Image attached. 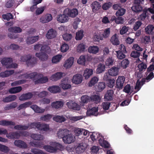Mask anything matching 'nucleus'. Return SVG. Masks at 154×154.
<instances>
[{
  "label": "nucleus",
  "instance_id": "f257e3e1",
  "mask_svg": "<svg viewBox=\"0 0 154 154\" xmlns=\"http://www.w3.org/2000/svg\"><path fill=\"white\" fill-rule=\"evenodd\" d=\"M50 144L53 146L50 145H45L43 146V148L47 151L51 153L56 152L58 149V147L61 148L62 146L60 144L55 142H52Z\"/></svg>",
  "mask_w": 154,
  "mask_h": 154
},
{
  "label": "nucleus",
  "instance_id": "2eb2a0df",
  "mask_svg": "<svg viewBox=\"0 0 154 154\" xmlns=\"http://www.w3.org/2000/svg\"><path fill=\"white\" fill-rule=\"evenodd\" d=\"M66 143L70 144L74 142V138L72 135L69 133L63 139Z\"/></svg>",
  "mask_w": 154,
  "mask_h": 154
},
{
  "label": "nucleus",
  "instance_id": "4d7b16f0",
  "mask_svg": "<svg viewBox=\"0 0 154 154\" xmlns=\"http://www.w3.org/2000/svg\"><path fill=\"white\" fill-rule=\"evenodd\" d=\"M140 52L134 51L131 52V56L132 57H133L134 58H138V60H140L139 57L140 56Z\"/></svg>",
  "mask_w": 154,
  "mask_h": 154
},
{
  "label": "nucleus",
  "instance_id": "338daca9",
  "mask_svg": "<svg viewBox=\"0 0 154 154\" xmlns=\"http://www.w3.org/2000/svg\"><path fill=\"white\" fill-rule=\"evenodd\" d=\"M117 53V58L119 59H122L124 58L125 57V55L124 53L120 51H116Z\"/></svg>",
  "mask_w": 154,
  "mask_h": 154
},
{
  "label": "nucleus",
  "instance_id": "f704fd0d",
  "mask_svg": "<svg viewBox=\"0 0 154 154\" xmlns=\"http://www.w3.org/2000/svg\"><path fill=\"white\" fill-rule=\"evenodd\" d=\"M89 57L88 55H82L77 60V63L80 64L85 65V64L86 58Z\"/></svg>",
  "mask_w": 154,
  "mask_h": 154
},
{
  "label": "nucleus",
  "instance_id": "774afa93",
  "mask_svg": "<svg viewBox=\"0 0 154 154\" xmlns=\"http://www.w3.org/2000/svg\"><path fill=\"white\" fill-rule=\"evenodd\" d=\"M31 152L34 154H47L43 152L42 150L36 148L32 149Z\"/></svg>",
  "mask_w": 154,
  "mask_h": 154
},
{
  "label": "nucleus",
  "instance_id": "4c0bfd02",
  "mask_svg": "<svg viewBox=\"0 0 154 154\" xmlns=\"http://www.w3.org/2000/svg\"><path fill=\"white\" fill-rule=\"evenodd\" d=\"M29 75L30 79L36 80L42 76V74L40 73H38L36 72H35L30 73Z\"/></svg>",
  "mask_w": 154,
  "mask_h": 154
},
{
  "label": "nucleus",
  "instance_id": "c9c22d12",
  "mask_svg": "<svg viewBox=\"0 0 154 154\" xmlns=\"http://www.w3.org/2000/svg\"><path fill=\"white\" fill-rule=\"evenodd\" d=\"M14 73V70H6L0 73V76L2 77H8Z\"/></svg>",
  "mask_w": 154,
  "mask_h": 154
},
{
  "label": "nucleus",
  "instance_id": "412c9836",
  "mask_svg": "<svg viewBox=\"0 0 154 154\" xmlns=\"http://www.w3.org/2000/svg\"><path fill=\"white\" fill-rule=\"evenodd\" d=\"M48 90L51 93L54 94L59 93L61 91L60 87L58 85H53L49 87Z\"/></svg>",
  "mask_w": 154,
  "mask_h": 154
},
{
  "label": "nucleus",
  "instance_id": "5701e85b",
  "mask_svg": "<svg viewBox=\"0 0 154 154\" xmlns=\"http://www.w3.org/2000/svg\"><path fill=\"white\" fill-rule=\"evenodd\" d=\"M85 144L83 143H81L79 144L76 148V152L77 153H80L84 152L86 148Z\"/></svg>",
  "mask_w": 154,
  "mask_h": 154
},
{
  "label": "nucleus",
  "instance_id": "6e6d98bb",
  "mask_svg": "<svg viewBox=\"0 0 154 154\" xmlns=\"http://www.w3.org/2000/svg\"><path fill=\"white\" fill-rule=\"evenodd\" d=\"M91 97L87 95L82 96L81 97L82 102L84 103H87L91 101Z\"/></svg>",
  "mask_w": 154,
  "mask_h": 154
},
{
  "label": "nucleus",
  "instance_id": "a19ab883",
  "mask_svg": "<svg viewBox=\"0 0 154 154\" xmlns=\"http://www.w3.org/2000/svg\"><path fill=\"white\" fill-rule=\"evenodd\" d=\"M53 120L57 122L61 123L66 120L65 118L63 116H56L53 118Z\"/></svg>",
  "mask_w": 154,
  "mask_h": 154
},
{
  "label": "nucleus",
  "instance_id": "680f3d73",
  "mask_svg": "<svg viewBox=\"0 0 154 154\" xmlns=\"http://www.w3.org/2000/svg\"><path fill=\"white\" fill-rule=\"evenodd\" d=\"M63 39L66 41H69L70 40L72 37L71 34L66 33L63 34Z\"/></svg>",
  "mask_w": 154,
  "mask_h": 154
},
{
  "label": "nucleus",
  "instance_id": "a211bd4d",
  "mask_svg": "<svg viewBox=\"0 0 154 154\" xmlns=\"http://www.w3.org/2000/svg\"><path fill=\"white\" fill-rule=\"evenodd\" d=\"M20 135V133L15 132H12L7 134L6 136L8 139H14L19 138Z\"/></svg>",
  "mask_w": 154,
  "mask_h": 154
},
{
  "label": "nucleus",
  "instance_id": "ea45409f",
  "mask_svg": "<svg viewBox=\"0 0 154 154\" xmlns=\"http://www.w3.org/2000/svg\"><path fill=\"white\" fill-rule=\"evenodd\" d=\"M105 69V66L104 65L100 63L97 66L96 69V72L98 74L104 72Z\"/></svg>",
  "mask_w": 154,
  "mask_h": 154
},
{
  "label": "nucleus",
  "instance_id": "393cba45",
  "mask_svg": "<svg viewBox=\"0 0 154 154\" xmlns=\"http://www.w3.org/2000/svg\"><path fill=\"white\" fill-rule=\"evenodd\" d=\"M42 76L35 81V84L45 83L48 82V79L47 76L42 77Z\"/></svg>",
  "mask_w": 154,
  "mask_h": 154
},
{
  "label": "nucleus",
  "instance_id": "3c124183",
  "mask_svg": "<svg viewBox=\"0 0 154 154\" xmlns=\"http://www.w3.org/2000/svg\"><path fill=\"white\" fill-rule=\"evenodd\" d=\"M31 137L34 140H42L44 138L43 135L37 134H32Z\"/></svg>",
  "mask_w": 154,
  "mask_h": 154
},
{
  "label": "nucleus",
  "instance_id": "72a5a7b5",
  "mask_svg": "<svg viewBox=\"0 0 154 154\" xmlns=\"http://www.w3.org/2000/svg\"><path fill=\"white\" fill-rule=\"evenodd\" d=\"M22 90V87L19 86L11 88L9 89V92L11 94H15L20 92Z\"/></svg>",
  "mask_w": 154,
  "mask_h": 154
},
{
  "label": "nucleus",
  "instance_id": "473e14b6",
  "mask_svg": "<svg viewBox=\"0 0 154 154\" xmlns=\"http://www.w3.org/2000/svg\"><path fill=\"white\" fill-rule=\"evenodd\" d=\"M110 41L112 44L115 45H118L120 43L116 34H115L111 37Z\"/></svg>",
  "mask_w": 154,
  "mask_h": 154
},
{
  "label": "nucleus",
  "instance_id": "ddd939ff",
  "mask_svg": "<svg viewBox=\"0 0 154 154\" xmlns=\"http://www.w3.org/2000/svg\"><path fill=\"white\" fill-rule=\"evenodd\" d=\"M14 144L15 146L20 148L26 149L27 147V144L22 140H15L14 142Z\"/></svg>",
  "mask_w": 154,
  "mask_h": 154
},
{
  "label": "nucleus",
  "instance_id": "8fccbe9b",
  "mask_svg": "<svg viewBox=\"0 0 154 154\" xmlns=\"http://www.w3.org/2000/svg\"><path fill=\"white\" fill-rule=\"evenodd\" d=\"M126 11L125 9L121 7L116 11V15L117 17L122 16L125 14Z\"/></svg>",
  "mask_w": 154,
  "mask_h": 154
},
{
  "label": "nucleus",
  "instance_id": "20e7f679",
  "mask_svg": "<svg viewBox=\"0 0 154 154\" xmlns=\"http://www.w3.org/2000/svg\"><path fill=\"white\" fill-rule=\"evenodd\" d=\"M69 82L67 78H64L61 80L60 86L63 90H67L71 88V85L69 83Z\"/></svg>",
  "mask_w": 154,
  "mask_h": 154
},
{
  "label": "nucleus",
  "instance_id": "bf43d9fd",
  "mask_svg": "<svg viewBox=\"0 0 154 154\" xmlns=\"http://www.w3.org/2000/svg\"><path fill=\"white\" fill-rule=\"evenodd\" d=\"M62 55H57L53 57L52 61L53 63H56L59 62L60 60Z\"/></svg>",
  "mask_w": 154,
  "mask_h": 154
},
{
  "label": "nucleus",
  "instance_id": "6ab92c4d",
  "mask_svg": "<svg viewBox=\"0 0 154 154\" xmlns=\"http://www.w3.org/2000/svg\"><path fill=\"white\" fill-rule=\"evenodd\" d=\"M98 107H94L91 109H88L86 112V114L87 116H91V115L96 116L98 112Z\"/></svg>",
  "mask_w": 154,
  "mask_h": 154
},
{
  "label": "nucleus",
  "instance_id": "de8ad7c7",
  "mask_svg": "<svg viewBox=\"0 0 154 154\" xmlns=\"http://www.w3.org/2000/svg\"><path fill=\"white\" fill-rule=\"evenodd\" d=\"M91 100L96 103H99L101 100L100 97L98 95H93L91 97Z\"/></svg>",
  "mask_w": 154,
  "mask_h": 154
},
{
  "label": "nucleus",
  "instance_id": "9b49d317",
  "mask_svg": "<svg viewBox=\"0 0 154 154\" xmlns=\"http://www.w3.org/2000/svg\"><path fill=\"white\" fill-rule=\"evenodd\" d=\"M57 35L56 31L51 28L48 31L46 35V37L48 39H51L55 38Z\"/></svg>",
  "mask_w": 154,
  "mask_h": 154
},
{
  "label": "nucleus",
  "instance_id": "9d476101",
  "mask_svg": "<svg viewBox=\"0 0 154 154\" xmlns=\"http://www.w3.org/2000/svg\"><path fill=\"white\" fill-rule=\"evenodd\" d=\"M52 19V17L51 14H48L41 17L40 19V21L43 23H45L50 21Z\"/></svg>",
  "mask_w": 154,
  "mask_h": 154
},
{
  "label": "nucleus",
  "instance_id": "4be33fe9",
  "mask_svg": "<svg viewBox=\"0 0 154 154\" xmlns=\"http://www.w3.org/2000/svg\"><path fill=\"white\" fill-rule=\"evenodd\" d=\"M74 58L73 57H70L66 60L63 65V66L66 69L69 68L71 67L74 63Z\"/></svg>",
  "mask_w": 154,
  "mask_h": 154
},
{
  "label": "nucleus",
  "instance_id": "37998d69",
  "mask_svg": "<svg viewBox=\"0 0 154 154\" xmlns=\"http://www.w3.org/2000/svg\"><path fill=\"white\" fill-rule=\"evenodd\" d=\"M31 56L29 54L24 55L21 57V61L23 62H26V63L28 65H29L30 63H29V59H31Z\"/></svg>",
  "mask_w": 154,
  "mask_h": 154
},
{
  "label": "nucleus",
  "instance_id": "c85d7f7f",
  "mask_svg": "<svg viewBox=\"0 0 154 154\" xmlns=\"http://www.w3.org/2000/svg\"><path fill=\"white\" fill-rule=\"evenodd\" d=\"M93 73V70L92 69H86L85 70L83 74V76L86 79H88Z\"/></svg>",
  "mask_w": 154,
  "mask_h": 154
},
{
  "label": "nucleus",
  "instance_id": "f03ea898",
  "mask_svg": "<svg viewBox=\"0 0 154 154\" xmlns=\"http://www.w3.org/2000/svg\"><path fill=\"white\" fill-rule=\"evenodd\" d=\"M30 127L31 128H37L41 131H47L49 130V126L46 124H41L39 122L31 123Z\"/></svg>",
  "mask_w": 154,
  "mask_h": 154
},
{
  "label": "nucleus",
  "instance_id": "7c9ffc66",
  "mask_svg": "<svg viewBox=\"0 0 154 154\" xmlns=\"http://www.w3.org/2000/svg\"><path fill=\"white\" fill-rule=\"evenodd\" d=\"M15 125V123L11 121H9L6 120H3L0 121V125L2 126H14Z\"/></svg>",
  "mask_w": 154,
  "mask_h": 154
},
{
  "label": "nucleus",
  "instance_id": "a878e982",
  "mask_svg": "<svg viewBox=\"0 0 154 154\" xmlns=\"http://www.w3.org/2000/svg\"><path fill=\"white\" fill-rule=\"evenodd\" d=\"M99 48L97 46H90L88 49V52L91 54H95L99 52Z\"/></svg>",
  "mask_w": 154,
  "mask_h": 154
},
{
  "label": "nucleus",
  "instance_id": "052dcab7",
  "mask_svg": "<svg viewBox=\"0 0 154 154\" xmlns=\"http://www.w3.org/2000/svg\"><path fill=\"white\" fill-rule=\"evenodd\" d=\"M129 63V60L128 59L123 60L121 62V65L123 69L126 68Z\"/></svg>",
  "mask_w": 154,
  "mask_h": 154
},
{
  "label": "nucleus",
  "instance_id": "bb28decb",
  "mask_svg": "<svg viewBox=\"0 0 154 154\" xmlns=\"http://www.w3.org/2000/svg\"><path fill=\"white\" fill-rule=\"evenodd\" d=\"M13 61L12 58H11L5 57L3 58L1 60V63L3 65L9 66Z\"/></svg>",
  "mask_w": 154,
  "mask_h": 154
},
{
  "label": "nucleus",
  "instance_id": "4468645a",
  "mask_svg": "<svg viewBox=\"0 0 154 154\" xmlns=\"http://www.w3.org/2000/svg\"><path fill=\"white\" fill-rule=\"evenodd\" d=\"M63 13L62 14L58 15L57 17V21L61 23H64L68 21V16Z\"/></svg>",
  "mask_w": 154,
  "mask_h": 154
},
{
  "label": "nucleus",
  "instance_id": "69168bd1",
  "mask_svg": "<svg viewBox=\"0 0 154 154\" xmlns=\"http://www.w3.org/2000/svg\"><path fill=\"white\" fill-rule=\"evenodd\" d=\"M15 2L14 0H9L6 3L5 6L7 8H11L15 4Z\"/></svg>",
  "mask_w": 154,
  "mask_h": 154
},
{
  "label": "nucleus",
  "instance_id": "39448f33",
  "mask_svg": "<svg viewBox=\"0 0 154 154\" xmlns=\"http://www.w3.org/2000/svg\"><path fill=\"white\" fill-rule=\"evenodd\" d=\"M83 80L82 75L79 74L75 75L72 79V82L75 84L78 85L80 84Z\"/></svg>",
  "mask_w": 154,
  "mask_h": 154
},
{
  "label": "nucleus",
  "instance_id": "f3484780",
  "mask_svg": "<svg viewBox=\"0 0 154 154\" xmlns=\"http://www.w3.org/2000/svg\"><path fill=\"white\" fill-rule=\"evenodd\" d=\"M114 92L112 90H108L104 96V98L107 101H111L113 99Z\"/></svg>",
  "mask_w": 154,
  "mask_h": 154
},
{
  "label": "nucleus",
  "instance_id": "1a4fd4ad",
  "mask_svg": "<svg viewBox=\"0 0 154 154\" xmlns=\"http://www.w3.org/2000/svg\"><path fill=\"white\" fill-rule=\"evenodd\" d=\"M65 75V73L61 72H58L52 75L50 79L53 81H56L61 79Z\"/></svg>",
  "mask_w": 154,
  "mask_h": 154
},
{
  "label": "nucleus",
  "instance_id": "58836bf2",
  "mask_svg": "<svg viewBox=\"0 0 154 154\" xmlns=\"http://www.w3.org/2000/svg\"><path fill=\"white\" fill-rule=\"evenodd\" d=\"M29 144L31 146L39 148L43 146L42 143L38 141H31L29 142Z\"/></svg>",
  "mask_w": 154,
  "mask_h": 154
},
{
  "label": "nucleus",
  "instance_id": "5fc2aeb1",
  "mask_svg": "<svg viewBox=\"0 0 154 154\" xmlns=\"http://www.w3.org/2000/svg\"><path fill=\"white\" fill-rule=\"evenodd\" d=\"M69 49L68 45L65 43L62 44L60 47V50L61 52L64 53L66 52Z\"/></svg>",
  "mask_w": 154,
  "mask_h": 154
},
{
  "label": "nucleus",
  "instance_id": "0eeeda50",
  "mask_svg": "<svg viewBox=\"0 0 154 154\" xmlns=\"http://www.w3.org/2000/svg\"><path fill=\"white\" fill-rule=\"evenodd\" d=\"M66 105L69 109L75 110H79L80 107L75 102L70 100L66 103Z\"/></svg>",
  "mask_w": 154,
  "mask_h": 154
},
{
  "label": "nucleus",
  "instance_id": "09e8293b",
  "mask_svg": "<svg viewBox=\"0 0 154 154\" xmlns=\"http://www.w3.org/2000/svg\"><path fill=\"white\" fill-rule=\"evenodd\" d=\"M86 45L84 43H80L77 47V51L79 53H81L85 51Z\"/></svg>",
  "mask_w": 154,
  "mask_h": 154
},
{
  "label": "nucleus",
  "instance_id": "e2e57ef3",
  "mask_svg": "<svg viewBox=\"0 0 154 154\" xmlns=\"http://www.w3.org/2000/svg\"><path fill=\"white\" fill-rule=\"evenodd\" d=\"M154 29V26L152 25H149L145 28L146 33L149 34L151 33Z\"/></svg>",
  "mask_w": 154,
  "mask_h": 154
},
{
  "label": "nucleus",
  "instance_id": "f8f14e48",
  "mask_svg": "<svg viewBox=\"0 0 154 154\" xmlns=\"http://www.w3.org/2000/svg\"><path fill=\"white\" fill-rule=\"evenodd\" d=\"M33 96L32 92H29L22 94L19 98V99L21 101H24L30 99Z\"/></svg>",
  "mask_w": 154,
  "mask_h": 154
},
{
  "label": "nucleus",
  "instance_id": "c756f323",
  "mask_svg": "<svg viewBox=\"0 0 154 154\" xmlns=\"http://www.w3.org/2000/svg\"><path fill=\"white\" fill-rule=\"evenodd\" d=\"M38 38V36L29 37L27 39L26 43L28 45L32 44L37 41Z\"/></svg>",
  "mask_w": 154,
  "mask_h": 154
},
{
  "label": "nucleus",
  "instance_id": "e433bc0d",
  "mask_svg": "<svg viewBox=\"0 0 154 154\" xmlns=\"http://www.w3.org/2000/svg\"><path fill=\"white\" fill-rule=\"evenodd\" d=\"M91 5L93 11L94 12L99 10L101 7L100 4L97 1L93 2L92 3Z\"/></svg>",
  "mask_w": 154,
  "mask_h": 154
},
{
  "label": "nucleus",
  "instance_id": "b1692460",
  "mask_svg": "<svg viewBox=\"0 0 154 154\" xmlns=\"http://www.w3.org/2000/svg\"><path fill=\"white\" fill-rule=\"evenodd\" d=\"M17 96L14 95H10L3 98L2 101L5 103H8L15 100Z\"/></svg>",
  "mask_w": 154,
  "mask_h": 154
},
{
  "label": "nucleus",
  "instance_id": "aec40b11",
  "mask_svg": "<svg viewBox=\"0 0 154 154\" xmlns=\"http://www.w3.org/2000/svg\"><path fill=\"white\" fill-rule=\"evenodd\" d=\"M35 56L38 57L42 61L46 60L48 57V55L46 54V53L45 52L36 53Z\"/></svg>",
  "mask_w": 154,
  "mask_h": 154
},
{
  "label": "nucleus",
  "instance_id": "cd10ccee",
  "mask_svg": "<svg viewBox=\"0 0 154 154\" xmlns=\"http://www.w3.org/2000/svg\"><path fill=\"white\" fill-rule=\"evenodd\" d=\"M119 69L116 67H113L109 69L108 73L111 76H116L118 75Z\"/></svg>",
  "mask_w": 154,
  "mask_h": 154
},
{
  "label": "nucleus",
  "instance_id": "864d4df0",
  "mask_svg": "<svg viewBox=\"0 0 154 154\" xmlns=\"http://www.w3.org/2000/svg\"><path fill=\"white\" fill-rule=\"evenodd\" d=\"M52 115L50 114H47L46 115H44L40 118L41 120L45 121L47 122L49 121L52 118Z\"/></svg>",
  "mask_w": 154,
  "mask_h": 154
},
{
  "label": "nucleus",
  "instance_id": "c03bdc74",
  "mask_svg": "<svg viewBox=\"0 0 154 154\" xmlns=\"http://www.w3.org/2000/svg\"><path fill=\"white\" fill-rule=\"evenodd\" d=\"M84 31L82 30H80L78 31L76 34L75 39L76 40H81L83 36Z\"/></svg>",
  "mask_w": 154,
  "mask_h": 154
},
{
  "label": "nucleus",
  "instance_id": "423d86ee",
  "mask_svg": "<svg viewBox=\"0 0 154 154\" xmlns=\"http://www.w3.org/2000/svg\"><path fill=\"white\" fill-rule=\"evenodd\" d=\"M70 132V131L67 129H60L57 132V135L59 138L63 139Z\"/></svg>",
  "mask_w": 154,
  "mask_h": 154
},
{
  "label": "nucleus",
  "instance_id": "49530a36",
  "mask_svg": "<svg viewBox=\"0 0 154 154\" xmlns=\"http://www.w3.org/2000/svg\"><path fill=\"white\" fill-rule=\"evenodd\" d=\"M29 126L26 125H15L14 129L15 130H25L28 129Z\"/></svg>",
  "mask_w": 154,
  "mask_h": 154
},
{
  "label": "nucleus",
  "instance_id": "0e129e2a",
  "mask_svg": "<svg viewBox=\"0 0 154 154\" xmlns=\"http://www.w3.org/2000/svg\"><path fill=\"white\" fill-rule=\"evenodd\" d=\"M26 82V80L25 79H21L18 81L14 82L11 84L12 86H16L23 84Z\"/></svg>",
  "mask_w": 154,
  "mask_h": 154
},
{
  "label": "nucleus",
  "instance_id": "603ef678",
  "mask_svg": "<svg viewBox=\"0 0 154 154\" xmlns=\"http://www.w3.org/2000/svg\"><path fill=\"white\" fill-rule=\"evenodd\" d=\"M106 87V84L105 82H100L99 83L97 86V91L101 92Z\"/></svg>",
  "mask_w": 154,
  "mask_h": 154
},
{
  "label": "nucleus",
  "instance_id": "7ed1b4c3",
  "mask_svg": "<svg viewBox=\"0 0 154 154\" xmlns=\"http://www.w3.org/2000/svg\"><path fill=\"white\" fill-rule=\"evenodd\" d=\"M63 13L72 17H75L78 14L77 9L75 8L72 9H70L68 8H66L64 10Z\"/></svg>",
  "mask_w": 154,
  "mask_h": 154
},
{
  "label": "nucleus",
  "instance_id": "6e6552de",
  "mask_svg": "<svg viewBox=\"0 0 154 154\" xmlns=\"http://www.w3.org/2000/svg\"><path fill=\"white\" fill-rule=\"evenodd\" d=\"M125 80L124 76H119L116 81V87L119 89H122L123 87V84Z\"/></svg>",
  "mask_w": 154,
  "mask_h": 154
},
{
  "label": "nucleus",
  "instance_id": "dca6fc26",
  "mask_svg": "<svg viewBox=\"0 0 154 154\" xmlns=\"http://www.w3.org/2000/svg\"><path fill=\"white\" fill-rule=\"evenodd\" d=\"M63 103L61 101H56L53 102L51 104L52 107L53 109H58L63 106Z\"/></svg>",
  "mask_w": 154,
  "mask_h": 154
},
{
  "label": "nucleus",
  "instance_id": "13d9d810",
  "mask_svg": "<svg viewBox=\"0 0 154 154\" xmlns=\"http://www.w3.org/2000/svg\"><path fill=\"white\" fill-rule=\"evenodd\" d=\"M110 32V28H108L104 30L103 34H102L103 37L105 38H108L109 36Z\"/></svg>",
  "mask_w": 154,
  "mask_h": 154
},
{
  "label": "nucleus",
  "instance_id": "2f4dec72",
  "mask_svg": "<svg viewBox=\"0 0 154 154\" xmlns=\"http://www.w3.org/2000/svg\"><path fill=\"white\" fill-rule=\"evenodd\" d=\"M30 108H32L35 112L36 113H42L45 111V109H42L40 107H38L36 105H33L30 106Z\"/></svg>",
  "mask_w": 154,
  "mask_h": 154
},
{
  "label": "nucleus",
  "instance_id": "a18cd8bd",
  "mask_svg": "<svg viewBox=\"0 0 154 154\" xmlns=\"http://www.w3.org/2000/svg\"><path fill=\"white\" fill-rule=\"evenodd\" d=\"M99 79L96 76L93 77L88 83L89 86L92 87L94 86L98 81Z\"/></svg>",
  "mask_w": 154,
  "mask_h": 154
},
{
  "label": "nucleus",
  "instance_id": "79ce46f5",
  "mask_svg": "<svg viewBox=\"0 0 154 154\" xmlns=\"http://www.w3.org/2000/svg\"><path fill=\"white\" fill-rule=\"evenodd\" d=\"M8 31L11 32L15 33H20L22 31V29L19 27L15 26L11 27L8 29Z\"/></svg>",
  "mask_w": 154,
  "mask_h": 154
}]
</instances>
